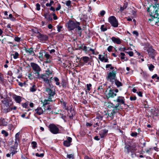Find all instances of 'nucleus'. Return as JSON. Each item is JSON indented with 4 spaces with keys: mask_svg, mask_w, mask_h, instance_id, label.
Returning <instances> with one entry per match:
<instances>
[{
    "mask_svg": "<svg viewBox=\"0 0 159 159\" xmlns=\"http://www.w3.org/2000/svg\"><path fill=\"white\" fill-rule=\"evenodd\" d=\"M2 108L4 112H8L12 110H16L17 107L14 106L12 107L13 103L10 100L7 98H4L3 100L1 101Z\"/></svg>",
    "mask_w": 159,
    "mask_h": 159,
    "instance_id": "obj_1",
    "label": "nucleus"
},
{
    "mask_svg": "<svg viewBox=\"0 0 159 159\" xmlns=\"http://www.w3.org/2000/svg\"><path fill=\"white\" fill-rule=\"evenodd\" d=\"M116 71L113 70L112 72H110L107 75V80L110 81L112 84H115L116 85L117 87L122 86V83L116 79Z\"/></svg>",
    "mask_w": 159,
    "mask_h": 159,
    "instance_id": "obj_2",
    "label": "nucleus"
},
{
    "mask_svg": "<svg viewBox=\"0 0 159 159\" xmlns=\"http://www.w3.org/2000/svg\"><path fill=\"white\" fill-rule=\"evenodd\" d=\"M46 90L45 92L46 94L49 96L48 100L51 101L52 100V98L53 97L54 95L55 94V91L52 90L51 89L53 87V85L52 84V86L50 87L49 85H46Z\"/></svg>",
    "mask_w": 159,
    "mask_h": 159,
    "instance_id": "obj_3",
    "label": "nucleus"
},
{
    "mask_svg": "<svg viewBox=\"0 0 159 159\" xmlns=\"http://www.w3.org/2000/svg\"><path fill=\"white\" fill-rule=\"evenodd\" d=\"M49 77L46 76V75L41 74L37 75V78L41 80L42 79L46 84V85H49L50 87L52 86V84L50 82V80L48 79Z\"/></svg>",
    "mask_w": 159,
    "mask_h": 159,
    "instance_id": "obj_4",
    "label": "nucleus"
},
{
    "mask_svg": "<svg viewBox=\"0 0 159 159\" xmlns=\"http://www.w3.org/2000/svg\"><path fill=\"white\" fill-rule=\"evenodd\" d=\"M108 21L112 26L114 27H117L118 26V21L114 16L109 17L108 18Z\"/></svg>",
    "mask_w": 159,
    "mask_h": 159,
    "instance_id": "obj_5",
    "label": "nucleus"
},
{
    "mask_svg": "<svg viewBox=\"0 0 159 159\" xmlns=\"http://www.w3.org/2000/svg\"><path fill=\"white\" fill-rule=\"evenodd\" d=\"M30 65L34 71V73L35 74H37V75H39L41 71V69L40 67L38 64L34 62H31Z\"/></svg>",
    "mask_w": 159,
    "mask_h": 159,
    "instance_id": "obj_6",
    "label": "nucleus"
},
{
    "mask_svg": "<svg viewBox=\"0 0 159 159\" xmlns=\"http://www.w3.org/2000/svg\"><path fill=\"white\" fill-rule=\"evenodd\" d=\"M68 28L70 30H74L75 28H76L77 25H80L79 22H75L73 21H70L68 22L67 24Z\"/></svg>",
    "mask_w": 159,
    "mask_h": 159,
    "instance_id": "obj_7",
    "label": "nucleus"
},
{
    "mask_svg": "<svg viewBox=\"0 0 159 159\" xmlns=\"http://www.w3.org/2000/svg\"><path fill=\"white\" fill-rule=\"evenodd\" d=\"M148 47H145L144 49L146 50L148 52V54L150 57L152 58H154V55H155V50L154 49H152L150 46L148 45Z\"/></svg>",
    "mask_w": 159,
    "mask_h": 159,
    "instance_id": "obj_8",
    "label": "nucleus"
},
{
    "mask_svg": "<svg viewBox=\"0 0 159 159\" xmlns=\"http://www.w3.org/2000/svg\"><path fill=\"white\" fill-rule=\"evenodd\" d=\"M115 92L116 93L118 92V90L117 89H116L115 90L112 89L109 90V91L106 94V96L107 98H114L116 96V94L114 93Z\"/></svg>",
    "mask_w": 159,
    "mask_h": 159,
    "instance_id": "obj_9",
    "label": "nucleus"
},
{
    "mask_svg": "<svg viewBox=\"0 0 159 159\" xmlns=\"http://www.w3.org/2000/svg\"><path fill=\"white\" fill-rule=\"evenodd\" d=\"M48 128L50 131L53 134H57L59 133V129L55 125L53 124H50Z\"/></svg>",
    "mask_w": 159,
    "mask_h": 159,
    "instance_id": "obj_10",
    "label": "nucleus"
},
{
    "mask_svg": "<svg viewBox=\"0 0 159 159\" xmlns=\"http://www.w3.org/2000/svg\"><path fill=\"white\" fill-rule=\"evenodd\" d=\"M153 7L154 8V10L153 11L152 13L150 14V15L154 18H156L159 16V11L157 10V8H155L154 6H153Z\"/></svg>",
    "mask_w": 159,
    "mask_h": 159,
    "instance_id": "obj_11",
    "label": "nucleus"
},
{
    "mask_svg": "<svg viewBox=\"0 0 159 159\" xmlns=\"http://www.w3.org/2000/svg\"><path fill=\"white\" fill-rule=\"evenodd\" d=\"M111 39L112 41L115 43L120 44L122 42V40L120 39L118 37H112L111 38Z\"/></svg>",
    "mask_w": 159,
    "mask_h": 159,
    "instance_id": "obj_12",
    "label": "nucleus"
},
{
    "mask_svg": "<svg viewBox=\"0 0 159 159\" xmlns=\"http://www.w3.org/2000/svg\"><path fill=\"white\" fill-rule=\"evenodd\" d=\"M67 140H65L63 142L64 145L66 147H69L70 145V143L72 142V138L69 137H68L67 138Z\"/></svg>",
    "mask_w": 159,
    "mask_h": 159,
    "instance_id": "obj_13",
    "label": "nucleus"
},
{
    "mask_svg": "<svg viewBox=\"0 0 159 159\" xmlns=\"http://www.w3.org/2000/svg\"><path fill=\"white\" fill-rule=\"evenodd\" d=\"M61 104L63 108L67 110H69L71 109V107L68 104H67V103L64 101L61 102Z\"/></svg>",
    "mask_w": 159,
    "mask_h": 159,
    "instance_id": "obj_14",
    "label": "nucleus"
},
{
    "mask_svg": "<svg viewBox=\"0 0 159 159\" xmlns=\"http://www.w3.org/2000/svg\"><path fill=\"white\" fill-rule=\"evenodd\" d=\"M116 102H118L119 105L120 104H125V99L124 97L119 96L117 97Z\"/></svg>",
    "mask_w": 159,
    "mask_h": 159,
    "instance_id": "obj_15",
    "label": "nucleus"
},
{
    "mask_svg": "<svg viewBox=\"0 0 159 159\" xmlns=\"http://www.w3.org/2000/svg\"><path fill=\"white\" fill-rule=\"evenodd\" d=\"M13 98L16 102L18 103H20L22 101V98L19 96L15 95L13 96Z\"/></svg>",
    "mask_w": 159,
    "mask_h": 159,
    "instance_id": "obj_16",
    "label": "nucleus"
},
{
    "mask_svg": "<svg viewBox=\"0 0 159 159\" xmlns=\"http://www.w3.org/2000/svg\"><path fill=\"white\" fill-rule=\"evenodd\" d=\"M98 58L101 61L105 62H108V59L106 58L105 56L101 54L98 55Z\"/></svg>",
    "mask_w": 159,
    "mask_h": 159,
    "instance_id": "obj_17",
    "label": "nucleus"
},
{
    "mask_svg": "<svg viewBox=\"0 0 159 159\" xmlns=\"http://www.w3.org/2000/svg\"><path fill=\"white\" fill-rule=\"evenodd\" d=\"M17 146H16L15 144L14 146L11 148L10 154H12V155H13L17 152L16 151L17 147Z\"/></svg>",
    "mask_w": 159,
    "mask_h": 159,
    "instance_id": "obj_18",
    "label": "nucleus"
},
{
    "mask_svg": "<svg viewBox=\"0 0 159 159\" xmlns=\"http://www.w3.org/2000/svg\"><path fill=\"white\" fill-rule=\"evenodd\" d=\"M108 130L106 129H103L100 131L99 134L101 138H103L107 133Z\"/></svg>",
    "mask_w": 159,
    "mask_h": 159,
    "instance_id": "obj_19",
    "label": "nucleus"
},
{
    "mask_svg": "<svg viewBox=\"0 0 159 159\" xmlns=\"http://www.w3.org/2000/svg\"><path fill=\"white\" fill-rule=\"evenodd\" d=\"M25 51L27 53H29L30 55L32 56L35 55V53L33 51V49L32 48L25 49Z\"/></svg>",
    "mask_w": 159,
    "mask_h": 159,
    "instance_id": "obj_20",
    "label": "nucleus"
},
{
    "mask_svg": "<svg viewBox=\"0 0 159 159\" xmlns=\"http://www.w3.org/2000/svg\"><path fill=\"white\" fill-rule=\"evenodd\" d=\"M36 113L38 115H41L43 112V111L41 107H38L35 110Z\"/></svg>",
    "mask_w": 159,
    "mask_h": 159,
    "instance_id": "obj_21",
    "label": "nucleus"
},
{
    "mask_svg": "<svg viewBox=\"0 0 159 159\" xmlns=\"http://www.w3.org/2000/svg\"><path fill=\"white\" fill-rule=\"evenodd\" d=\"M19 133H16L15 135V145L16 146H18V143L19 142Z\"/></svg>",
    "mask_w": 159,
    "mask_h": 159,
    "instance_id": "obj_22",
    "label": "nucleus"
},
{
    "mask_svg": "<svg viewBox=\"0 0 159 159\" xmlns=\"http://www.w3.org/2000/svg\"><path fill=\"white\" fill-rule=\"evenodd\" d=\"M108 105L107 106L108 107H111L116 108H117L119 106V104H117L116 105H114V104L111 103H108Z\"/></svg>",
    "mask_w": 159,
    "mask_h": 159,
    "instance_id": "obj_23",
    "label": "nucleus"
},
{
    "mask_svg": "<svg viewBox=\"0 0 159 159\" xmlns=\"http://www.w3.org/2000/svg\"><path fill=\"white\" fill-rule=\"evenodd\" d=\"M7 19H10L12 21H15L16 20V19L11 14H10L9 15V16L7 17Z\"/></svg>",
    "mask_w": 159,
    "mask_h": 159,
    "instance_id": "obj_24",
    "label": "nucleus"
},
{
    "mask_svg": "<svg viewBox=\"0 0 159 159\" xmlns=\"http://www.w3.org/2000/svg\"><path fill=\"white\" fill-rule=\"evenodd\" d=\"M55 82H56V84L57 85H59L60 83L59 82V80L58 78L55 77L53 78Z\"/></svg>",
    "mask_w": 159,
    "mask_h": 159,
    "instance_id": "obj_25",
    "label": "nucleus"
},
{
    "mask_svg": "<svg viewBox=\"0 0 159 159\" xmlns=\"http://www.w3.org/2000/svg\"><path fill=\"white\" fill-rule=\"evenodd\" d=\"M30 91L32 92H34L36 91V86L35 85H33L30 89Z\"/></svg>",
    "mask_w": 159,
    "mask_h": 159,
    "instance_id": "obj_26",
    "label": "nucleus"
},
{
    "mask_svg": "<svg viewBox=\"0 0 159 159\" xmlns=\"http://www.w3.org/2000/svg\"><path fill=\"white\" fill-rule=\"evenodd\" d=\"M44 111L45 112V111H48L47 112V113L49 112L51 110V108L49 106L46 107V106H44Z\"/></svg>",
    "mask_w": 159,
    "mask_h": 159,
    "instance_id": "obj_27",
    "label": "nucleus"
},
{
    "mask_svg": "<svg viewBox=\"0 0 159 159\" xmlns=\"http://www.w3.org/2000/svg\"><path fill=\"white\" fill-rule=\"evenodd\" d=\"M82 58L84 61L85 63L89 61V58L87 57H83Z\"/></svg>",
    "mask_w": 159,
    "mask_h": 159,
    "instance_id": "obj_28",
    "label": "nucleus"
},
{
    "mask_svg": "<svg viewBox=\"0 0 159 159\" xmlns=\"http://www.w3.org/2000/svg\"><path fill=\"white\" fill-rule=\"evenodd\" d=\"M7 125V123L5 122L4 120H0V126H5Z\"/></svg>",
    "mask_w": 159,
    "mask_h": 159,
    "instance_id": "obj_29",
    "label": "nucleus"
},
{
    "mask_svg": "<svg viewBox=\"0 0 159 159\" xmlns=\"http://www.w3.org/2000/svg\"><path fill=\"white\" fill-rule=\"evenodd\" d=\"M44 57L46 58L47 60L50 59L51 58V56L47 52H44Z\"/></svg>",
    "mask_w": 159,
    "mask_h": 159,
    "instance_id": "obj_30",
    "label": "nucleus"
},
{
    "mask_svg": "<svg viewBox=\"0 0 159 159\" xmlns=\"http://www.w3.org/2000/svg\"><path fill=\"white\" fill-rule=\"evenodd\" d=\"M130 148V146L128 145H126L125 147V148L127 149V152L128 153L131 151Z\"/></svg>",
    "mask_w": 159,
    "mask_h": 159,
    "instance_id": "obj_31",
    "label": "nucleus"
},
{
    "mask_svg": "<svg viewBox=\"0 0 159 159\" xmlns=\"http://www.w3.org/2000/svg\"><path fill=\"white\" fill-rule=\"evenodd\" d=\"M52 100H51V101H49L48 100H48H44L43 102V106L44 107V106H46V105H47V104L48 103V101H52Z\"/></svg>",
    "mask_w": 159,
    "mask_h": 159,
    "instance_id": "obj_32",
    "label": "nucleus"
},
{
    "mask_svg": "<svg viewBox=\"0 0 159 159\" xmlns=\"http://www.w3.org/2000/svg\"><path fill=\"white\" fill-rule=\"evenodd\" d=\"M106 68H110V69L111 70H113L114 67L112 66V65L111 64H107L106 65Z\"/></svg>",
    "mask_w": 159,
    "mask_h": 159,
    "instance_id": "obj_33",
    "label": "nucleus"
},
{
    "mask_svg": "<svg viewBox=\"0 0 159 159\" xmlns=\"http://www.w3.org/2000/svg\"><path fill=\"white\" fill-rule=\"evenodd\" d=\"M12 55L13 56V58L14 59H16L18 57L19 54L17 52H16L14 54Z\"/></svg>",
    "mask_w": 159,
    "mask_h": 159,
    "instance_id": "obj_34",
    "label": "nucleus"
},
{
    "mask_svg": "<svg viewBox=\"0 0 159 159\" xmlns=\"http://www.w3.org/2000/svg\"><path fill=\"white\" fill-rule=\"evenodd\" d=\"M1 133L2 134L4 135L5 137H7L8 135V133L4 130H2Z\"/></svg>",
    "mask_w": 159,
    "mask_h": 159,
    "instance_id": "obj_35",
    "label": "nucleus"
},
{
    "mask_svg": "<svg viewBox=\"0 0 159 159\" xmlns=\"http://www.w3.org/2000/svg\"><path fill=\"white\" fill-rule=\"evenodd\" d=\"M32 147L34 149H35L37 147V143L35 142H32L31 143Z\"/></svg>",
    "mask_w": 159,
    "mask_h": 159,
    "instance_id": "obj_36",
    "label": "nucleus"
},
{
    "mask_svg": "<svg viewBox=\"0 0 159 159\" xmlns=\"http://www.w3.org/2000/svg\"><path fill=\"white\" fill-rule=\"evenodd\" d=\"M45 71L46 75H47L48 77L50 75L52 74V71L50 70L49 69H47V70H46Z\"/></svg>",
    "mask_w": 159,
    "mask_h": 159,
    "instance_id": "obj_37",
    "label": "nucleus"
},
{
    "mask_svg": "<svg viewBox=\"0 0 159 159\" xmlns=\"http://www.w3.org/2000/svg\"><path fill=\"white\" fill-rule=\"evenodd\" d=\"M54 3L53 1L51 0L50 1V3H47L46 5L47 7H51L52 4Z\"/></svg>",
    "mask_w": 159,
    "mask_h": 159,
    "instance_id": "obj_38",
    "label": "nucleus"
},
{
    "mask_svg": "<svg viewBox=\"0 0 159 159\" xmlns=\"http://www.w3.org/2000/svg\"><path fill=\"white\" fill-rule=\"evenodd\" d=\"M67 157L69 159H74V155L72 154H68L67 156Z\"/></svg>",
    "mask_w": 159,
    "mask_h": 159,
    "instance_id": "obj_39",
    "label": "nucleus"
},
{
    "mask_svg": "<svg viewBox=\"0 0 159 159\" xmlns=\"http://www.w3.org/2000/svg\"><path fill=\"white\" fill-rule=\"evenodd\" d=\"M154 68V66L152 64H150L148 66L149 69L150 71H152Z\"/></svg>",
    "mask_w": 159,
    "mask_h": 159,
    "instance_id": "obj_40",
    "label": "nucleus"
},
{
    "mask_svg": "<svg viewBox=\"0 0 159 159\" xmlns=\"http://www.w3.org/2000/svg\"><path fill=\"white\" fill-rule=\"evenodd\" d=\"M125 52L128 54L129 55L130 57H132L134 55V53L132 51H129V52L125 51Z\"/></svg>",
    "mask_w": 159,
    "mask_h": 159,
    "instance_id": "obj_41",
    "label": "nucleus"
},
{
    "mask_svg": "<svg viewBox=\"0 0 159 159\" xmlns=\"http://www.w3.org/2000/svg\"><path fill=\"white\" fill-rule=\"evenodd\" d=\"M66 5L68 7L70 6L71 5V2L70 0H68L66 1Z\"/></svg>",
    "mask_w": 159,
    "mask_h": 159,
    "instance_id": "obj_42",
    "label": "nucleus"
},
{
    "mask_svg": "<svg viewBox=\"0 0 159 159\" xmlns=\"http://www.w3.org/2000/svg\"><path fill=\"white\" fill-rule=\"evenodd\" d=\"M91 86H92V85L91 84H87V89L88 91L90 90L91 89Z\"/></svg>",
    "mask_w": 159,
    "mask_h": 159,
    "instance_id": "obj_43",
    "label": "nucleus"
},
{
    "mask_svg": "<svg viewBox=\"0 0 159 159\" xmlns=\"http://www.w3.org/2000/svg\"><path fill=\"white\" fill-rule=\"evenodd\" d=\"M35 155L37 157H43L44 156V154L43 153H41L40 154H39L38 153H36L35 154Z\"/></svg>",
    "mask_w": 159,
    "mask_h": 159,
    "instance_id": "obj_44",
    "label": "nucleus"
},
{
    "mask_svg": "<svg viewBox=\"0 0 159 159\" xmlns=\"http://www.w3.org/2000/svg\"><path fill=\"white\" fill-rule=\"evenodd\" d=\"M113 48V47L111 46H109L107 49L108 51L109 52H111V51L112 49Z\"/></svg>",
    "mask_w": 159,
    "mask_h": 159,
    "instance_id": "obj_45",
    "label": "nucleus"
},
{
    "mask_svg": "<svg viewBox=\"0 0 159 159\" xmlns=\"http://www.w3.org/2000/svg\"><path fill=\"white\" fill-rule=\"evenodd\" d=\"M61 6L60 4L59 3H58L57 4V7L56 9V11H58L59 10L61 9Z\"/></svg>",
    "mask_w": 159,
    "mask_h": 159,
    "instance_id": "obj_46",
    "label": "nucleus"
},
{
    "mask_svg": "<svg viewBox=\"0 0 159 159\" xmlns=\"http://www.w3.org/2000/svg\"><path fill=\"white\" fill-rule=\"evenodd\" d=\"M120 59L122 60L123 61H126L127 60V59L126 57L125 56H121Z\"/></svg>",
    "mask_w": 159,
    "mask_h": 159,
    "instance_id": "obj_47",
    "label": "nucleus"
},
{
    "mask_svg": "<svg viewBox=\"0 0 159 159\" xmlns=\"http://www.w3.org/2000/svg\"><path fill=\"white\" fill-rule=\"evenodd\" d=\"M101 30L103 31H105L107 30V29L106 28L104 27V25H103L101 26Z\"/></svg>",
    "mask_w": 159,
    "mask_h": 159,
    "instance_id": "obj_48",
    "label": "nucleus"
},
{
    "mask_svg": "<svg viewBox=\"0 0 159 159\" xmlns=\"http://www.w3.org/2000/svg\"><path fill=\"white\" fill-rule=\"evenodd\" d=\"M40 4L38 3H37L36 5V9L38 11H39L40 9Z\"/></svg>",
    "mask_w": 159,
    "mask_h": 159,
    "instance_id": "obj_49",
    "label": "nucleus"
},
{
    "mask_svg": "<svg viewBox=\"0 0 159 159\" xmlns=\"http://www.w3.org/2000/svg\"><path fill=\"white\" fill-rule=\"evenodd\" d=\"M14 40L16 42H19L20 41V38L18 37H15Z\"/></svg>",
    "mask_w": 159,
    "mask_h": 159,
    "instance_id": "obj_50",
    "label": "nucleus"
},
{
    "mask_svg": "<svg viewBox=\"0 0 159 159\" xmlns=\"http://www.w3.org/2000/svg\"><path fill=\"white\" fill-rule=\"evenodd\" d=\"M130 99L131 101H134L136 100V98L135 96H131L130 98Z\"/></svg>",
    "mask_w": 159,
    "mask_h": 159,
    "instance_id": "obj_51",
    "label": "nucleus"
},
{
    "mask_svg": "<svg viewBox=\"0 0 159 159\" xmlns=\"http://www.w3.org/2000/svg\"><path fill=\"white\" fill-rule=\"evenodd\" d=\"M42 38L44 40H47L48 39V37L46 35H43L42 36Z\"/></svg>",
    "mask_w": 159,
    "mask_h": 159,
    "instance_id": "obj_52",
    "label": "nucleus"
},
{
    "mask_svg": "<svg viewBox=\"0 0 159 159\" xmlns=\"http://www.w3.org/2000/svg\"><path fill=\"white\" fill-rule=\"evenodd\" d=\"M39 54V58H42V57H43V52L42 51L40 52Z\"/></svg>",
    "mask_w": 159,
    "mask_h": 159,
    "instance_id": "obj_53",
    "label": "nucleus"
},
{
    "mask_svg": "<svg viewBox=\"0 0 159 159\" xmlns=\"http://www.w3.org/2000/svg\"><path fill=\"white\" fill-rule=\"evenodd\" d=\"M137 93L138 95L140 97H142L143 96L142 95V93L140 91H138L137 92Z\"/></svg>",
    "mask_w": 159,
    "mask_h": 159,
    "instance_id": "obj_54",
    "label": "nucleus"
},
{
    "mask_svg": "<svg viewBox=\"0 0 159 159\" xmlns=\"http://www.w3.org/2000/svg\"><path fill=\"white\" fill-rule=\"evenodd\" d=\"M133 33L134 35H135L136 36H137L139 35V33L136 31H134L133 32Z\"/></svg>",
    "mask_w": 159,
    "mask_h": 159,
    "instance_id": "obj_55",
    "label": "nucleus"
},
{
    "mask_svg": "<svg viewBox=\"0 0 159 159\" xmlns=\"http://www.w3.org/2000/svg\"><path fill=\"white\" fill-rule=\"evenodd\" d=\"M131 135L132 136L136 137L137 135V133L136 132H133L132 133Z\"/></svg>",
    "mask_w": 159,
    "mask_h": 159,
    "instance_id": "obj_56",
    "label": "nucleus"
},
{
    "mask_svg": "<svg viewBox=\"0 0 159 159\" xmlns=\"http://www.w3.org/2000/svg\"><path fill=\"white\" fill-rule=\"evenodd\" d=\"M62 28V26H57V30L59 32L61 30V29Z\"/></svg>",
    "mask_w": 159,
    "mask_h": 159,
    "instance_id": "obj_57",
    "label": "nucleus"
},
{
    "mask_svg": "<svg viewBox=\"0 0 159 159\" xmlns=\"http://www.w3.org/2000/svg\"><path fill=\"white\" fill-rule=\"evenodd\" d=\"M105 11L103 10L101 11L100 13V14L102 16H103L105 14Z\"/></svg>",
    "mask_w": 159,
    "mask_h": 159,
    "instance_id": "obj_58",
    "label": "nucleus"
},
{
    "mask_svg": "<svg viewBox=\"0 0 159 159\" xmlns=\"http://www.w3.org/2000/svg\"><path fill=\"white\" fill-rule=\"evenodd\" d=\"M98 91H100L101 92L102 91V86H100L98 87Z\"/></svg>",
    "mask_w": 159,
    "mask_h": 159,
    "instance_id": "obj_59",
    "label": "nucleus"
},
{
    "mask_svg": "<svg viewBox=\"0 0 159 159\" xmlns=\"http://www.w3.org/2000/svg\"><path fill=\"white\" fill-rule=\"evenodd\" d=\"M82 50L85 52H86L87 51V47L86 46H84L82 48Z\"/></svg>",
    "mask_w": 159,
    "mask_h": 159,
    "instance_id": "obj_60",
    "label": "nucleus"
},
{
    "mask_svg": "<svg viewBox=\"0 0 159 159\" xmlns=\"http://www.w3.org/2000/svg\"><path fill=\"white\" fill-rule=\"evenodd\" d=\"M127 7V6H124L123 7H121L120 8V10L121 11H123L124 9L125 8H126Z\"/></svg>",
    "mask_w": 159,
    "mask_h": 159,
    "instance_id": "obj_61",
    "label": "nucleus"
},
{
    "mask_svg": "<svg viewBox=\"0 0 159 159\" xmlns=\"http://www.w3.org/2000/svg\"><path fill=\"white\" fill-rule=\"evenodd\" d=\"M22 106L26 108L28 106V105L26 103H25L23 104Z\"/></svg>",
    "mask_w": 159,
    "mask_h": 159,
    "instance_id": "obj_62",
    "label": "nucleus"
},
{
    "mask_svg": "<svg viewBox=\"0 0 159 159\" xmlns=\"http://www.w3.org/2000/svg\"><path fill=\"white\" fill-rule=\"evenodd\" d=\"M94 139L97 141H98L100 140V139L98 138V136H95L94 138Z\"/></svg>",
    "mask_w": 159,
    "mask_h": 159,
    "instance_id": "obj_63",
    "label": "nucleus"
},
{
    "mask_svg": "<svg viewBox=\"0 0 159 159\" xmlns=\"http://www.w3.org/2000/svg\"><path fill=\"white\" fill-rule=\"evenodd\" d=\"M84 159H93L92 158L89 157L88 156H86L84 157Z\"/></svg>",
    "mask_w": 159,
    "mask_h": 159,
    "instance_id": "obj_64",
    "label": "nucleus"
}]
</instances>
